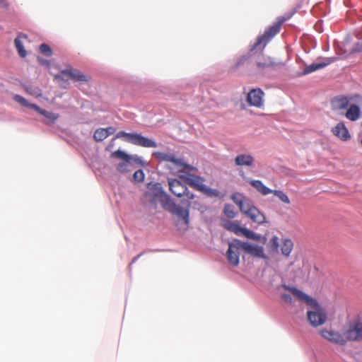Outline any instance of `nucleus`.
Segmentation results:
<instances>
[{"label": "nucleus", "instance_id": "nucleus-1", "mask_svg": "<svg viewBox=\"0 0 362 362\" xmlns=\"http://www.w3.org/2000/svg\"><path fill=\"white\" fill-rule=\"evenodd\" d=\"M281 288H284L286 289V291L291 292L299 300L304 301L311 308L312 310H308L307 313V317L309 322L312 326L318 327L323 325L326 322L327 312L320 305L317 300L300 291L296 287L285 284H281L277 287L279 290H280Z\"/></svg>", "mask_w": 362, "mask_h": 362}, {"label": "nucleus", "instance_id": "nucleus-2", "mask_svg": "<svg viewBox=\"0 0 362 362\" xmlns=\"http://www.w3.org/2000/svg\"><path fill=\"white\" fill-rule=\"evenodd\" d=\"M223 227L238 236H244L260 243L265 244L267 238L259 233H256L247 228L242 227L238 221H225L223 222Z\"/></svg>", "mask_w": 362, "mask_h": 362}, {"label": "nucleus", "instance_id": "nucleus-3", "mask_svg": "<svg viewBox=\"0 0 362 362\" xmlns=\"http://www.w3.org/2000/svg\"><path fill=\"white\" fill-rule=\"evenodd\" d=\"M153 156L160 162H170L174 165L177 173H186L187 171L197 172V168L185 162L181 158H176L174 153L156 151Z\"/></svg>", "mask_w": 362, "mask_h": 362}, {"label": "nucleus", "instance_id": "nucleus-4", "mask_svg": "<svg viewBox=\"0 0 362 362\" xmlns=\"http://www.w3.org/2000/svg\"><path fill=\"white\" fill-rule=\"evenodd\" d=\"M284 19L280 20L267 28L263 35L259 36L257 41L251 45L250 52L259 48L263 49L267 44L279 32Z\"/></svg>", "mask_w": 362, "mask_h": 362}, {"label": "nucleus", "instance_id": "nucleus-5", "mask_svg": "<svg viewBox=\"0 0 362 362\" xmlns=\"http://www.w3.org/2000/svg\"><path fill=\"white\" fill-rule=\"evenodd\" d=\"M125 138V141L144 148H156L158 146L156 142L151 139L145 137L137 133H127L124 131L119 132L116 134V138Z\"/></svg>", "mask_w": 362, "mask_h": 362}, {"label": "nucleus", "instance_id": "nucleus-6", "mask_svg": "<svg viewBox=\"0 0 362 362\" xmlns=\"http://www.w3.org/2000/svg\"><path fill=\"white\" fill-rule=\"evenodd\" d=\"M240 211L250 218L253 222L262 224L266 222V218L263 214L247 198L241 205L238 206Z\"/></svg>", "mask_w": 362, "mask_h": 362}, {"label": "nucleus", "instance_id": "nucleus-7", "mask_svg": "<svg viewBox=\"0 0 362 362\" xmlns=\"http://www.w3.org/2000/svg\"><path fill=\"white\" fill-rule=\"evenodd\" d=\"M242 250V241L237 238H233L228 243V249L226 251V257L229 264L233 267H237L240 262V252Z\"/></svg>", "mask_w": 362, "mask_h": 362}, {"label": "nucleus", "instance_id": "nucleus-8", "mask_svg": "<svg viewBox=\"0 0 362 362\" xmlns=\"http://www.w3.org/2000/svg\"><path fill=\"white\" fill-rule=\"evenodd\" d=\"M13 100L23 107L35 110L39 114L43 115L47 119H49L52 123H54L58 118V115L52 112H49L45 110L41 109L37 105L29 103L25 98H24L23 96L20 95H15L13 96Z\"/></svg>", "mask_w": 362, "mask_h": 362}, {"label": "nucleus", "instance_id": "nucleus-9", "mask_svg": "<svg viewBox=\"0 0 362 362\" xmlns=\"http://www.w3.org/2000/svg\"><path fill=\"white\" fill-rule=\"evenodd\" d=\"M344 334L349 341H358L362 339V322L355 320L349 322L344 327Z\"/></svg>", "mask_w": 362, "mask_h": 362}, {"label": "nucleus", "instance_id": "nucleus-10", "mask_svg": "<svg viewBox=\"0 0 362 362\" xmlns=\"http://www.w3.org/2000/svg\"><path fill=\"white\" fill-rule=\"evenodd\" d=\"M321 336L332 344L344 346L349 341L344 334H341L332 329H323L320 331Z\"/></svg>", "mask_w": 362, "mask_h": 362}, {"label": "nucleus", "instance_id": "nucleus-11", "mask_svg": "<svg viewBox=\"0 0 362 362\" xmlns=\"http://www.w3.org/2000/svg\"><path fill=\"white\" fill-rule=\"evenodd\" d=\"M337 59V58L335 57H319L317 58V62L305 66V68L303 71L302 75H308L315 71L322 69L326 67L327 66L331 64L332 63L336 62Z\"/></svg>", "mask_w": 362, "mask_h": 362}, {"label": "nucleus", "instance_id": "nucleus-12", "mask_svg": "<svg viewBox=\"0 0 362 362\" xmlns=\"http://www.w3.org/2000/svg\"><path fill=\"white\" fill-rule=\"evenodd\" d=\"M180 173L178 177L191 187L200 192L205 189V185L203 183L204 181L203 177L191 173Z\"/></svg>", "mask_w": 362, "mask_h": 362}, {"label": "nucleus", "instance_id": "nucleus-13", "mask_svg": "<svg viewBox=\"0 0 362 362\" xmlns=\"http://www.w3.org/2000/svg\"><path fill=\"white\" fill-rule=\"evenodd\" d=\"M242 250L247 254L257 258L263 259H268L269 257L264 253V250L262 246L257 245L249 242L242 241Z\"/></svg>", "mask_w": 362, "mask_h": 362}, {"label": "nucleus", "instance_id": "nucleus-14", "mask_svg": "<svg viewBox=\"0 0 362 362\" xmlns=\"http://www.w3.org/2000/svg\"><path fill=\"white\" fill-rule=\"evenodd\" d=\"M264 92L260 88L251 90L247 96V101L250 105L260 107L263 105Z\"/></svg>", "mask_w": 362, "mask_h": 362}, {"label": "nucleus", "instance_id": "nucleus-15", "mask_svg": "<svg viewBox=\"0 0 362 362\" xmlns=\"http://www.w3.org/2000/svg\"><path fill=\"white\" fill-rule=\"evenodd\" d=\"M189 207L190 202H187V207H182L180 205H177L175 209H172L171 213L177 217L182 219L185 224V229H187L189 223Z\"/></svg>", "mask_w": 362, "mask_h": 362}, {"label": "nucleus", "instance_id": "nucleus-16", "mask_svg": "<svg viewBox=\"0 0 362 362\" xmlns=\"http://www.w3.org/2000/svg\"><path fill=\"white\" fill-rule=\"evenodd\" d=\"M170 191L176 197H182L187 192V186L177 179L168 180Z\"/></svg>", "mask_w": 362, "mask_h": 362}, {"label": "nucleus", "instance_id": "nucleus-17", "mask_svg": "<svg viewBox=\"0 0 362 362\" xmlns=\"http://www.w3.org/2000/svg\"><path fill=\"white\" fill-rule=\"evenodd\" d=\"M352 97L340 96L333 98L331 100L332 109L334 111L346 110L349 106Z\"/></svg>", "mask_w": 362, "mask_h": 362}, {"label": "nucleus", "instance_id": "nucleus-18", "mask_svg": "<svg viewBox=\"0 0 362 362\" xmlns=\"http://www.w3.org/2000/svg\"><path fill=\"white\" fill-rule=\"evenodd\" d=\"M332 132L341 141H346L351 139V134L344 122H339L332 129Z\"/></svg>", "mask_w": 362, "mask_h": 362}, {"label": "nucleus", "instance_id": "nucleus-19", "mask_svg": "<svg viewBox=\"0 0 362 362\" xmlns=\"http://www.w3.org/2000/svg\"><path fill=\"white\" fill-rule=\"evenodd\" d=\"M235 165L240 167H252L255 158L250 153H240L234 159Z\"/></svg>", "mask_w": 362, "mask_h": 362}, {"label": "nucleus", "instance_id": "nucleus-20", "mask_svg": "<svg viewBox=\"0 0 362 362\" xmlns=\"http://www.w3.org/2000/svg\"><path fill=\"white\" fill-rule=\"evenodd\" d=\"M111 157L116 158L127 162H134L136 163H142L141 157L137 156H132L127 154L126 152L122 150H117L111 153Z\"/></svg>", "mask_w": 362, "mask_h": 362}, {"label": "nucleus", "instance_id": "nucleus-21", "mask_svg": "<svg viewBox=\"0 0 362 362\" xmlns=\"http://www.w3.org/2000/svg\"><path fill=\"white\" fill-rule=\"evenodd\" d=\"M277 64H278L270 57L260 56L256 60L257 67L262 71L274 68Z\"/></svg>", "mask_w": 362, "mask_h": 362}, {"label": "nucleus", "instance_id": "nucleus-22", "mask_svg": "<svg viewBox=\"0 0 362 362\" xmlns=\"http://www.w3.org/2000/svg\"><path fill=\"white\" fill-rule=\"evenodd\" d=\"M248 182L262 195H267L272 192V189L265 186L261 180H250Z\"/></svg>", "mask_w": 362, "mask_h": 362}, {"label": "nucleus", "instance_id": "nucleus-23", "mask_svg": "<svg viewBox=\"0 0 362 362\" xmlns=\"http://www.w3.org/2000/svg\"><path fill=\"white\" fill-rule=\"evenodd\" d=\"M165 192L163 190L161 185L158 182H156L153 185L152 192H146L144 194V197H151L153 199L161 198L165 194Z\"/></svg>", "mask_w": 362, "mask_h": 362}, {"label": "nucleus", "instance_id": "nucleus-24", "mask_svg": "<svg viewBox=\"0 0 362 362\" xmlns=\"http://www.w3.org/2000/svg\"><path fill=\"white\" fill-rule=\"evenodd\" d=\"M345 116L351 121H356L360 117V108L356 105H351Z\"/></svg>", "mask_w": 362, "mask_h": 362}, {"label": "nucleus", "instance_id": "nucleus-25", "mask_svg": "<svg viewBox=\"0 0 362 362\" xmlns=\"http://www.w3.org/2000/svg\"><path fill=\"white\" fill-rule=\"evenodd\" d=\"M65 75L69 76L71 79L76 81H86V76L81 71L73 69H66L62 71Z\"/></svg>", "mask_w": 362, "mask_h": 362}, {"label": "nucleus", "instance_id": "nucleus-26", "mask_svg": "<svg viewBox=\"0 0 362 362\" xmlns=\"http://www.w3.org/2000/svg\"><path fill=\"white\" fill-rule=\"evenodd\" d=\"M160 203L163 207L168 210L171 213L172 209H175V207L177 205L175 203V202L172 199V198L168 194L165 193V194L160 198Z\"/></svg>", "mask_w": 362, "mask_h": 362}, {"label": "nucleus", "instance_id": "nucleus-27", "mask_svg": "<svg viewBox=\"0 0 362 362\" xmlns=\"http://www.w3.org/2000/svg\"><path fill=\"white\" fill-rule=\"evenodd\" d=\"M293 243L291 240L286 238L284 239L281 245V253L286 256L288 257L293 250Z\"/></svg>", "mask_w": 362, "mask_h": 362}, {"label": "nucleus", "instance_id": "nucleus-28", "mask_svg": "<svg viewBox=\"0 0 362 362\" xmlns=\"http://www.w3.org/2000/svg\"><path fill=\"white\" fill-rule=\"evenodd\" d=\"M23 87L24 88L26 93L32 96L35 98H39L42 96V90L37 86L33 85H25L23 84Z\"/></svg>", "mask_w": 362, "mask_h": 362}, {"label": "nucleus", "instance_id": "nucleus-29", "mask_svg": "<svg viewBox=\"0 0 362 362\" xmlns=\"http://www.w3.org/2000/svg\"><path fill=\"white\" fill-rule=\"evenodd\" d=\"M223 213L228 218H234L237 216L234 206L229 204L224 205Z\"/></svg>", "mask_w": 362, "mask_h": 362}, {"label": "nucleus", "instance_id": "nucleus-30", "mask_svg": "<svg viewBox=\"0 0 362 362\" xmlns=\"http://www.w3.org/2000/svg\"><path fill=\"white\" fill-rule=\"evenodd\" d=\"M250 57L251 54H250L240 56V57L238 58L237 62L233 66L232 69L233 70L238 69L240 66L245 64L250 59Z\"/></svg>", "mask_w": 362, "mask_h": 362}, {"label": "nucleus", "instance_id": "nucleus-31", "mask_svg": "<svg viewBox=\"0 0 362 362\" xmlns=\"http://www.w3.org/2000/svg\"><path fill=\"white\" fill-rule=\"evenodd\" d=\"M14 44H15V47H16L19 55L21 57H25L27 53H26V51L23 47V45L22 43L21 40L19 39V37H16L14 40Z\"/></svg>", "mask_w": 362, "mask_h": 362}, {"label": "nucleus", "instance_id": "nucleus-32", "mask_svg": "<svg viewBox=\"0 0 362 362\" xmlns=\"http://www.w3.org/2000/svg\"><path fill=\"white\" fill-rule=\"evenodd\" d=\"M107 137V134H106L104 128L98 129L93 134V138L96 141H103Z\"/></svg>", "mask_w": 362, "mask_h": 362}, {"label": "nucleus", "instance_id": "nucleus-33", "mask_svg": "<svg viewBox=\"0 0 362 362\" xmlns=\"http://www.w3.org/2000/svg\"><path fill=\"white\" fill-rule=\"evenodd\" d=\"M272 193L276 196L284 204H289L291 203L288 197L283 191L272 189Z\"/></svg>", "mask_w": 362, "mask_h": 362}, {"label": "nucleus", "instance_id": "nucleus-34", "mask_svg": "<svg viewBox=\"0 0 362 362\" xmlns=\"http://www.w3.org/2000/svg\"><path fill=\"white\" fill-rule=\"evenodd\" d=\"M247 198L241 193H234L231 195V199L238 206L246 199Z\"/></svg>", "mask_w": 362, "mask_h": 362}, {"label": "nucleus", "instance_id": "nucleus-35", "mask_svg": "<svg viewBox=\"0 0 362 362\" xmlns=\"http://www.w3.org/2000/svg\"><path fill=\"white\" fill-rule=\"evenodd\" d=\"M279 247V238L277 236L274 235L269 243V247L272 252H278Z\"/></svg>", "mask_w": 362, "mask_h": 362}, {"label": "nucleus", "instance_id": "nucleus-36", "mask_svg": "<svg viewBox=\"0 0 362 362\" xmlns=\"http://www.w3.org/2000/svg\"><path fill=\"white\" fill-rule=\"evenodd\" d=\"M202 192H204L209 197H218L220 196V192L216 189L210 188L205 185V189L202 190Z\"/></svg>", "mask_w": 362, "mask_h": 362}, {"label": "nucleus", "instance_id": "nucleus-37", "mask_svg": "<svg viewBox=\"0 0 362 362\" xmlns=\"http://www.w3.org/2000/svg\"><path fill=\"white\" fill-rule=\"evenodd\" d=\"M285 284V285H286V284ZM279 286H280V284H279V285H277V286H276V291H277L281 294V296L282 299L284 300V302H286V303H292V298H291V295H290V294H288V293H282V292H281V290H282V289H284V290H286V288H281V289H280V290H279V289L277 288V287H278Z\"/></svg>", "mask_w": 362, "mask_h": 362}, {"label": "nucleus", "instance_id": "nucleus-38", "mask_svg": "<svg viewBox=\"0 0 362 362\" xmlns=\"http://www.w3.org/2000/svg\"><path fill=\"white\" fill-rule=\"evenodd\" d=\"M132 162L123 161L117 164V170L119 173H124L129 170V165Z\"/></svg>", "mask_w": 362, "mask_h": 362}, {"label": "nucleus", "instance_id": "nucleus-39", "mask_svg": "<svg viewBox=\"0 0 362 362\" xmlns=\"http://www.w3.org/2000/svg\"><path fill=\"white\" fill-rule=\"evenodd\" d=\"M40 51L47 57H51L52 54L51 47L45 43L40 46Z\"/></svg>", "mask_w": 362, "mask_h": 362}, {"label": "nucleus", "instance_id": "nucleus-40", "mask_svg": "<svg viewBox=\"0 0 362 362\" xmlns=\"http://www.w3.org/2000/svg\"><path fill=\"white\" fill-rule=\"evenodd\" d=\"M144 173L142 170H138L133 175L134 180L138 182H143L144 180Z\"/></svg>", "mask_w": 362, "mask_h": 362}, {"label": "nucleus", "instance_id": "nucleus-41", "mask_svg": "<svg viewBox=\"0 0 362 362\" xmlns=\"http://www.w3.org/2000/svg\"><path fill=\"white\" fill-rule=\"evenodd\" d=\"M352 52L362 53V41L358 42L354 44Z\"/></svg>", "mask_w": 362, "mask_h": 362}, {"label": "nucleus", "instance_id": "nucleus-42", "mask_svg": "<svg viewBox=\"0 0 362 362\" xmlns=\"http://www.w3.org/2000/svg\"><path fill=\"white\" fill-rule=\"evenodd\" d=\"M105 132H106V134H107V136L109 135L113 134L115 132V129L112 127L104 128Z\"/></svg>", "mask_w": 362, "mask_h": 362}, {"label": "nucleus", "instance_id": "nucleus-43", "mask_svg": "<svg viewBox=\"0 0 362 362\" xmlns=\"http://www.w3.org/2000/svg\"><path fill=\"white\" fill-rule=\"evenodd\" d=\"M0 7L3 8H7L8 4L6 0H0Z\"/></svg>", "mask_w": 362, "mask_h": 362}, {"label": "nucleus", "instance_id": "nucleus-44", "mask_svg": "<svg viewBox=\"0 0 362 362\" xmlns=\"http://www.w3.org/2000/svg\"><path fill=\"white\" fill-rule=\"evenodd\" d=\"M185 195L189 199H193L194 198V194L192 192H190L188 190V188L187 187V192L185 193Z\"/></svg>", "mask_w": 362, "mask_h": 362}, {"label": "nucleus", "instance_id": "nucleus-45", "mask_svg": "<svg viewBox=\"0 0 362 362\" xmlns=\"http://www.w3.org/2000/svg\"><path fill=\"white\" fill-rule=\"evenodd\" d=\"M37 60H38L39 63L42 65H49V63L47 60L42 59L40 57H38Z\"/></svg>", "mask_w": 362, "mask_h": 362}, {"label": "nucleus", "instance_id": "nucleus-46", "mask_svg": "<svg viewBox=\"0 0 362 362\" xmlns=\"http://www.w3.org/2000/svg\"><path fill=\"white\" fill-rule=\"evenodd\" d=\"M143 255V253H140L139 255H138L137 256L134 257L132 261V262L129 264V268L130 269L131 267H132V264L135 263L138 259Z\"/></svg>", "mask_w": 362, "mask_h": 362}, {"label": "nucleus", "instance_id": "nucleus-47", "mask_svg": "<svg viewBox=\"0 0 362 362\" xmlns=\"http://www.w3.org/2000/svg\"><path fill=\"white\" fill-rule=\"evenodd\" d=\"M18 37H19V38L20 37L27 38V35H25V34H21V35H19V36Z\"/></svg>", "mask_w": 362, "mask_h": 362}, {"label": "nucleus", "instance_id": "nucleus-48", "mask_svg": "<svg viewBox=\"0 0 362 362\" xmlns=\"http://www.w3.org/2000/svg\"><path fill=\"white\" fill-rule=\"evenodd\" d=\"M355 98L358 99H361V98L359 95H355Z\"/></svg>", "mask_w": 362, "mask_h": 362}]
</instances>
